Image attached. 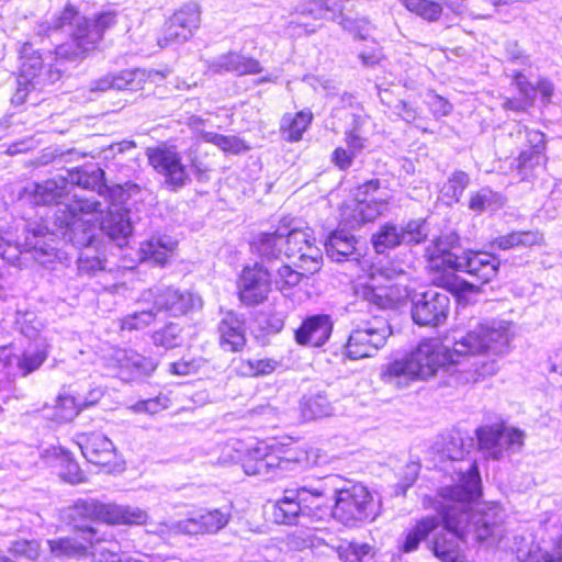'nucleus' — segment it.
Here are the masks:
<instances>
[{
    "label": "nucleus",
    "instance_id": "1",
    "mask_svg": "<svg viewBox=\"0 0 562 562\" xmlns=\"http://www.w3.org/2000/svg\"><path fill=\"white\" fill-rule=\"evenodd\" d=\"M67 179L60 177L31 184L30 193L37 205H55L53 213L56 231L48 229L43 223L25 225L24 243H19L12 233L0 232V258L14 263L22 252H33L41 265L61 260L64 252L58 248L59 238H69L78 245H87L94 234V224L83 220V215L104 212L103 205L94 198L74 194L67 199Z\"/></svg>",
    "mask_w": 562,
    "mask_h": 562
},
{
    "label": "nucleus",
    "instance_id": "2",
    "mask_svg": "<svg viewBox=\"0 0 562 562\" xmlns=\"http://www.w3.org/2000/svg\"><path fill=\"white\" fill-rule=\"evenodd\" d=\"M450 349L439 345L436 340L420 341L408 355L395 359L382 369V380L397 389H404L415 380H426L434 376L440 368L461 363L460 358L483 357L490 355L501 356L508 351L510 333L509 323L505 321H491L476 324L471 329H454Z\"/></svg>",
    "mask_w": 562,
    "mask_h": 562
},
{
    "label": "nucleus",
    "instance_id": "3",
    "mask_svg": "<svg viewBox=\"0 0 562 562\" xmlns=\"http://www.w3.org/2000/svg\"><path fill=\"white\" fill-rule=\"evenodd\" d=\"M119 12L112 9L95 12L91 16L82 15L79 10L67 4L48 25L47 37L54 45L44 57L33 44L24 43L20 49V72L12 103L23 104L27 98L25 88L47 63L77 61L94 52L104 38V34L117 24Z\"/></svg>",
    "mask_w": 562,
    "mask_h": 562
},
{
    "label": "nucleus",
    "instance_id": "4",
    "mask_svg": "<svg viewBox=\"0 0 562 562\" xmlns=\"http://www.w3.org/2000/svg\"><path fill=\"white\" fill-rule=\"evenodd\" d=\"M460 236L450 232L432 241L427 249L430 268L440 274L437 284L452 294L459 303L468 302L493 281L499 271V258L482 250H461Z\"/></svg>",
    "mask_w": 562,
    "mask_h": 562
},
{
    "label": "nucleus",
    "instance_id": "5",
    "mask_svg": "<svg viewBox=\"0 0 562 562\" xmlns=\"http://www.w3.org/2000/svg\"><path fill=\"white\" fill-rule=\"evenodd\" d=\"M482 496V482L475 463L467 473L462 474L460 482L440 487L435 496L427 497L425 507L434 509L438 516H424L405 531L404 539L398 547L400 552L416 551L420 543L434 533L439 525L457 539L464 541L470 526V506Z\"/></svg>",
    "mask_w": 562,
    "mask_h": 562
},
{
    "label": "nucleus",
    "instance_id": "6",
    "mask_svg": "<svg viewBox=\"0 0 562 562\" xmlns=\"http://www.w3.org/2000/svg\"><path fill=\"white\" fill-rule=\"evenodd\" d=\"M147 157L154 170L164 177V184L173 192L189 186L192 176L200 183H206L211 178V168L199 158L194 147L186 150L183 156L172 147H155L148 149Z\"/></svg>",
    "mask_w": 562,
    "mask_h": 562
},
{
    "label": "nucleus",
    "instance_id": "7",
    "mask_svg": "<svg viewBox=\"0 0 562 562\" xmlns=\"http://www.w3.org/2000/svg\"><path fill=\"white\" fill-rule=\"evenodd\" d=\"M302 280V273L282 263L276 271L272 267L255 263L245 266L239 274L237 289L240 302L255 306L267 300L271 283L281 291L291 290Z\"/></svg>",
    "mask_w": 562,
    "mask_h": 562
},
{
    "label": "nucleus",
    "instance_id": "8",
    "mask_svg": "<svg viewBox=\"0 0 562 562\" xmlns=\"http://www.w3.org/2000/svg\"><path fill=\"white\" fill-rule=\"evenodd\" d=\"M391 334L389 321L383 316L361 321L351 329L345 353L351 360L372 357L385 345Z\"/></svg>",
    "mask_w": 562,
    "mask_h": 562
},
{
    "label": "nucleus",
    "instance_id": "9",
    "mask_svg": "<svg viewBox=\"0 0 562 562\" xmlns=\"http://www.w3.org/2000/svg\"><path fill=\"white\" fill-rule=\"evenodd\" d=\"M373 495L363 485L353 484L335 492L333 518L345 526L373 519Z\"/></svg>",
    "mask_w": 562,
    "mask_h": 562
},
{
    "label": "nucleus",
    "instance_id": "10",
    "mask_svg": "<svg viewBox=\"0 0 562 562\" xmlns=\"http://www.w3.org/2000/svg\"><path fill=\"white\" fill-rule=\"evenodd\" d=\"M474 435L479 450L488 453L487 457L518 454L526 439L524 430L508 425L505 420L481 425L474 430Z\"/></svg>",
    "mask_w": 562,
    "mask_h": 562
},
{
    "label": "nucleus",
    "instance_id": "11",
    "mask_svg": "<svg viewBox=\"0 0 562 562\" xmlns=\"http://www.w3.org/2000/svg\"><path fill=\"white\" fill-rule=\"evenodd\" d=\"M445 292L429 289L415 293L412 299L411 316L419 327H439L446 323L450 314V296Z\"/></svg>",
    "mask_w": 562,
    "mask_h": 562
},
{
    "label": "nucleus",
    "instance_id": "12",
    "mask_svg": "<svg viewBox=\"0 0 562 562\" xmlns=\"http://www.w3.org/2000/svg\"><path fill=\"white\" fill-rule=\"evenodd\" d=\"M154 310L170 316H181L199 311L203 306L202 297L190 290L157 285L149 290Z\"/></svg>",
    "mask_w": 562,
    "mask_h": 562
},
{
    "label": "nucleus",
    "instance_id": "13",
    "mask_svg": "<svg viewBox=\"0 0 562 562\" xmlns=\"http://www.w3.org/2000/svg\"><path fill=\"white\" fill-rule=\"evenodd\" d=\"M200 24V7L196 2H187L164 25V36L158 44L166 47L172 43L188 41Z\"/></svg>",
    "mask_w": 562,
    "mask_h": 562
},
{
    "label": "nucleus",
    "instance_id": "14",
    "mask_svg": "<svg viewBox=\"0 0 562 562\" xmlns=\"http://www.w3.org/2000/svg\"><path fill=\"white\" fill-rule=\"evenodd\" d=\"M229 518V513L222 509H203L191 517L177 521L172 530L177 536L214 535L226 527Z\"/></svg>",
    "mask_w": 562,
    "mask_h": 562
},
{
    "label": "nucleus",
    "instance_id": "15",
    "mask_svg": "<svg viewBox=\"0 0 562 562\" xmlns=\"http://www.w3.org/2000/svg\"><path fill=\"white\" fill-rule=\"evenodd\" d=\"M333 328L334 323L330 315H308L294 330V339L300 346L319 348L329 340Z\"/></svg>",
    "mask_w": 562,
    "mask_h": 562
},
{
    "label": "nucleus",
    "instance_id": "16",
    "mask_svg": "<svg viewBox=\"0 0 562 562\" xmlns=\"http://www.w3.org/2000/svg\"><path fill=\"white\" fill-rule=\"evenodd\" d=\"M221 314L222 317L216 327L220 347L224 351H241L247 342L245 316L234 311H226Z\"/></svg>",
    "mask_w": 562,
    "mask_h": 562
},
{
    "label": "nucleus",
    "instance_id": "17",
    "mask_svg": "<svg viewBox=\"0 0 562 562\" xmlns=\"http://www.w3.org/2000/svg\"><path fill=\"white\" fill-rule=\"evenodd\" d=\"M207 69L214 75L233 74L238 77L262 71V67L257 59L235 50H229L207 60Z\"/></svg>",
    "mask_w": 562,
    "mask_h": 562
},
{
    "label": "nucleus",
    "instance_id": "18",
    "mask_svg": "<svg viewBox=\"0 0 562 562\" xmlns=\"http://www.w3.org/2000/svg\"><path fill=\"white\" fill-rule=\"evenodd\" d=\"M119 376L125 382L143 381L158 367V361L133 349L123 350L117 357Z\"/></svg>",
    "mask_w": 562,
    "mask_h": 562
},
{
    "label": "nucleus",
    "instance_id": "19",
    "mask_svg": "<svg viewBox=\"0 0 562 562\" xmlns=\"http://www.w3.org/2000/svg\"><path fill=\"white\" fill-rule=\"evenodd\" d=\"M527 148L522 149L517 158V170L522 180L529 178L536 167L546 160V135L537 130H525Z\"/></svg>",
    "mask_w": 562,
    "mask_h": 562
},
{
    "label": "nucleus",
    "instance_id": "20",
    "mask_svg": "<svg viewBox=\"0 0 562 562\" xmlns=\"http://www.w3.org/2000/svg\"><path fill=\"white\" fill-rule=\"evenodd\" d=\"M285 314L276 310L273 305H267L254 313L250 333L255 340L266 346L271 337L282 331L284 327Z\"/></svg>",
    "mask_w": 562,
    "mask_h": 562
},
{
    "label": "nucleus",
    "instance_id": "21",
    "mask_svg": "<svg viewBox=\"0 0 562 562\" xmlns=\"http://www.w3.org/2000/svg\"><path fill=\"white\" fill-rule=\"evenodd\" d=\"M326 255L333 261H359L362 251L358 247V239L346 229L331 231L324 243Z\"/></svg>",
    "mask_w": 562,
    "mask_h": 562
},
{
    "label": "nucleus",
    "instance_id": "22",
    "mask_svg": "<svg viewBox=\"0 0 562 562\" xmlns=\"http://www.w3.org/2000/svg\"><path fill=\"white\" fill-rule=\"evenodd\" d=\"M301 488H286L271 506V520L277 525L295 526L303 516Z\"/></svg>",
    "mask_w": 562,
    "mask_h": 562
},
{
    "label": "nucleus",
    "instance_id": "23",
    "mask_svg": "<svg viewBox=\"0 0 562 562\" xmlns=\"http://www.w3.org/2000/svg\"><path fill=\"white\" fill-rule=\"evenodd\" d=\"M74 530L79 533H87L90 536L85 542L79 541L75 537H61L58 539L49 540L48 546L50 552L56 557H83L94 546L93 538L97 535V529L91 526L75 525Z\"/></svg>",
    "mask_w": 562,
    "mask_h": 562
},
{
    "label": "nucleus",
    "instance_id": "24",
    "mask_svg": "<svg viewBox=\"0 0 562 562\" xmlns=\"http://www.w3.org/2000/svg\"><path fill=\"white\" fill-rule=\"evenodd\" d=\"M281 222L273 232L260 233L254 241V248L263 266L272 267L274 261L284 257V231Z\"/></svg>",
    "mask_w": 562,
    "mask_h": 562
},
{
    "label": "nucleus",
    "instance_id": "25",
    "mask_svg": "<svg viewBox=\"0 0 562 562\" xmlns=\"http://www.w3.org/2000/svg\"><path fill=\"white\" fill-rule=\"evenodd\" d=\"M100 229L120 246L132 234L133 226L127 207H106V213L100 218Z\"/></svg>",
    "mask_w": 562,
    "mask_h": 562
},
{
    "label": "nucleus",
    "instance_id": "26",
    "mask_svg": "<svg viewBox=\"0 0 562 562\" xmlns=\"http://www.w3.org/2000/svg\"><path fill=\"white\" fill-rule=\"evenodd\" d=\"M303 516L321 521L333 517V504L325 488L300 486Z\"/></svg>",
    "mask_w": 562,
    "mask_h": 562
},
{
    "label": "nucleus",
    "instance_id": "27",
    "mask_svg": "<svg viewBox=\"0 0 562 562\" xmlns=\"http://www.w3.org/2000/svg\"><path fill=\"white\" fill-rule=\"evenodd\" d=\"M67 182L81 189L89 190L102 195L106 191V180L104 170L97 164H88L70 170H67Z\"/></svg>",
    "mask_w": 562,
    "mask_h": 562
},
{
    "label": "nucleus",
    "instance_id": "28",
    "mask_svg": "<svg viewBox=\"0 0 562 562\" xmlns=\"http://www.w3.org/2000/svg\"><path fill=\"white\" fill-rule=\"evenodd\" d=\"M50 345L46 338L29 341L16 360V368L22 376L38 370L49 356Z\"/></svg>",
    "mask_w": 562,
    "mask_h": 562
},
{
    "label": "nucleus",
    "instance_id": "29",
    "mask_svg": "<svg viewBox=\"0 0 562 562\" xmlns=\"http://www.w3.org/2000/svg\"><path fill=\"white\" fill-rule=\"evenodd\" d=\"M347 0H303L296 8L301 18L313 20H330L344 16L342 11Z\"/></svg>",
    "mask_w": 562,
    "mask_h": 562
},
{
    "label": "nucleus",
    "instance_id": "30",
    "mask_svg": "<svg viewBox=\"0 0 562 562\" xmlns=\"http://www.w3.org/2000/svg\"><path fill=\"white\" fill-rule=\"evenodd\" d=\"M186 325L182 322L170 321L151 333L150 339L155 347L164 350L180 348L186 344Z\"/></svg>",
    "mask_w": 562,
    "mask_h": 562
},
{
    "label": "nucleus",
    "instance_id": "31",
    "mask_svg": "<svg viewBox=\"0 0 562 562\" xmlns=\"http://www.w3.org/2000/svg\"><path fill=\"white\" fill-rule=\"evenodd\" d=\"M176 246V241L167 235L151 236L140 244V254L144 260H151L164 266Z\"/></svg>",
    "mask_w": 562,
    "mask_h": 562
},
{
    "label": "nucleus",
    "instance_id": "32",
    "mask_svg": "<svg viewBox=\"0 0 562 562\" xmlns=\"http://www.w3.org/2000/svg\"><path fill=\"white\" fill-rule=\"evenodd\" d=\"M543 235L539 231H514L509 234L498 236L491 241V247L499 250L514 248H527L540 245Z\"/></svg>",
    "mask_w": 562,
    "mask_h": 562
},
{
    "label": "nucleus",
    "instance_id": "33",
    "mask_svg": "<svg viewBox=\"0 0 562 562\" xmlns=\"http://www.w3.org/2000/svg\"><path fill=\"white\" fill-rule=\"evenodd\" d=\"M507 199L501 192L492 190L490 187H483L476 192H472L468 207L476 214L483 212H496L505 206Z\"/></svg>",
    "mask_w": 562,
    "mask_h": 562
},
{
    "label": "nucleus",
    "instance_id": "34",
    "mask_svg": "<svg viewBox=\"0 0 562 562\" xmlns=\"http://www.w3.org/2000/svg\"><path fill=\"white\" fill-rule=\"evenodd\" d=\"M281 225L284 227V257L291 258L299 256L308 240L312 232L308 227L301 228L294 226L293 218H282Z\"/></svg>",
    "mask_w": 562,
    "mask_h": 562
},
{
    "label": "nucleus",
    "instance_id": "35",
    "mask_svg": "<svg viewBox=\"0 0 562 562\" xmlns=\"http://www.w3.org/2000/svg\"><path fill=\"white\" fill-rule=\"evenodd\" d=\"M371 245L378 255H386L403 245L400 227L394 222H385L371 235Z\"/></svg>",
    "mask_w": 562,
    "mask_h": 562
},
{
    "label": "nucleus",
    "instance_id": "36",
    "mask_svg": "<svg viewBox=\"0 0 562 562\" xmlns=\"http://www.w3.org/2000/svg\"><path fill=\"white\" fill-rule=\"evenodd\" d=\"M358 300L364 301L369 306L378 310H389L395 307V300L390 296L389 289L374 286L369 283H357L353 288Z\"/></svg>",
    "mask_w": 562,
    "mask_h": 562
},
{
    "label": "nucleus",
    "instance_id": "37",
    "mask_svg": "<svg viewBox=\"0 0 562 562\" xmlns=\"http://www.w3.org/2000/svg\"><path fill=\"white\" fill-rule=\"evenodd\" d=\"M356 206L353 209V216L360 223H368L374 221L376 217L387 211L389 194H380L371 199H355Z\"/></svg>",
    "mask_w": 562,
    "mask_h": 562
},
{
    "label": "nucleus",
    "instance_id": "38",
    "mask_svg": "<svg viewBox=\"0 0 562 562\" xmlns=\"http://www.w3.org/2000/svg\"><path fill=\"white\" fill-rule=\"evenodd\" d=\"M429 549L440 562H465L459 544L452 537L443 533L434 537Z\"/></svg>",
    "mask_w": 562,
    "mask_h": 562
},
{
    "label": "nucleus",
    "instance_id": "39",
    "mask_svg": "<svg viewBox=\"0 0 562 562\" xmlns=\"http://www.w3.org/2000/svg\"><path fill=\"white\" fill-rule=\"evenodd\" d=\"M97 228L98 227L94 224L93 238L87 245H78L69 238H64L65 240H68L69 243H71L75 247L83 248L79 252L78 258H77V266H78V271L80 274L93 276L98 271L104 270L103 261L99 258V256L91 254L92 252L91 248H92V246L95 241V237H97Z\"/></svg>",
    "mask_w": 562,
    "mask_h": 562
},
{
    "label": "nucleus",
    "instance_id": "40",
    "mask_svg": "<svg viewBox=\"0 0 562 562\" xmlns=\"http://www.w3.org/2000/svg\"><path fill=\"white\" fill-rule=\"evenodd\" d=\"M403 245L416 246L425 243L429 235L426 218H412L398 225Z\"/></svg>",
    "mask_w": 562,
    "mask_h": 562
},
{
    "label": "nucleus",
    "instance_id": "41",
    "mask_svg": "<svg viewBox=\"0 0 562 562\" xmlns=\"http://www.w3.org/2000/svg\"><path fill=\"white\" fill-rule=\"evenodd\" d=\"M106 189L108 190L103 191L101 195L106 202H109L106 207H125L124 204H126L132 196L137 195L140 192V186L132 181L113 186H109L106 183Z\"/></svg>",
    "mask_w": 562,
    "mask_h": 562
},
{
    "label": "nucleus",
    "instance_id": "42",
    "mask_svg": "<svg viewBox=\"0 0 562 562\" xmlns=\"http://www.w3.org/2000/svg\"><path fill=\"white\" fill-rule=\"evenodd\" d=\"M302 416L306 420H312L328 416L331 412L330 403L323 393L305 395L300 403Z\"/></svg>",
    "mask_w": 562,
    "mask_h": 562
},
{
    "label": "nucleus",
    "instance_id": "43",
    "mask_svg": "<svg viewBox=\"0 0 562 562\" xmlns=\"http://www.w3.org/2000/svg\"><path fill=\"white\" fill-rule=\"evenodd\" d=\"M277 362L271 359H238L234 361V371L240 376L268 375L276 370Z\"/></svg>",
    "mask_w": 562,
    "mask_h": 562
},
{
    "label": "nucleus",
    "instance_id": "44",
    "mask_svg": "<svg viewBox=\"0 0 562 562\" xmlns=\"http://www.w3.org/2000/svg\"><path fill=\"white\" fill-rule=\"evenodd\" d=\"M61 77L63 70L54 66L52 61L47 63L42 71L35 75V79L25 87L27 88V95L34 91H52Z\"/></svg>",
    "mask_w": 562,
    "mask_h": 562
},
{
    "label": "nucleus",
    "instance_id": "45",
    "mask_svg": "<svg viewBox=\"0 0 562 562\" xmlns=\"http://www.w3.org/2000/svg\"><path fill=\"white\" fill-rule=\"evenodd\" d=\"M323 260L322 250L315 245V238L310 236L301 254L297 256V267L305 273H315L321 269V262Z\"/></svg>",
    "mask_w": 562,
    "mask_h": 562
},
{
    "label": "nucleus",
    "instance_id": "46",
    "mask_svg": "<svg viewBox=\"0 0 562 562\" xmlns=\"http://www.w3.org/2000/svg\"><path fill=\"white\" fill-rule=\"evenodd\" d=\"M201 138L216 145L225 153L237 155L249 149V146L239 137L235 135H222L214 132H202Z\"/></svg>",
    "mask_w": 562,
    "mask_h": 562
},
{
    "label": "nucleus",
    "instance_id": "47",
    "mask_svg": "<svg viewBox=\"0 0 562 562\" xmlns=\"http://www.w3.org/2000/svg\"><path fill=\"white\" fill-rule=\"evenodd\" d=\"M464 443L460 436L451 434L440 435L430 446V453L435 457H460L463 456Z\"/></svg>",
    "mask_w": 562,
    "mask_h": 562
},
{
    "label": "nucleus",
    "instance_id": "48",
    "mask_svg": "<svg viewBox=\"0 0 562 562\" xmlns=\"http://www.w3.org/2000/svg\"><path fill=\"white\" fill-rule=\"evenodd\" d=\"M401 4L428 22H437L442 15V7L432 0H400Z\"/></svg>",
    "mask_w": 562,
    "mask_h": 562
},
{
    "label": "nucleus",
    "instance_id": "49",
    "mask_svg": "<svg viewBox=\"0 0 562 562\" xmlns=\"http://www.w3.org/2000/svg\"><path fill=\"white\" fill-rule=\"evenodd\" d=\"M82 412L79 396L76 394H59L56 398L55 418L60 423L71 422Z\"/></svg>",
    "mask_w": 562,
    "mask_h": 562
},
{
    "label": "nucleus",
    "instance_id": "50",
    "mask_svg": "<svg viewBox=\"0 0 562 562\" xmlns=\"http://www.w3.org/2000/svg\"><path fill=\"white\" fill-rule=\"evenodd\" d=\"M372 551L369 543L356 541H342L336 548V552L342 562H363V559Z\"/></svg>",
    "mask_w": 562,
    "mask_h": 562
},
{
    "label": "nucleus",
    "instance_id": "51",
    "mask_svg": "<svg viewBox=\"0 0 562 562\" xmlns=\"http://www.w3.org/2000/svg\"><path fill=\"white\" fill-rule=\"evenodd\" d=\"M98 502L99 499H78L70 507V520L77 525L79 521L98 522Z\"/></svg>",
    "mask_w": 562,
    "mask_h": 562
},
{
    "label": "nucleus",
    "instance_id": "52",
    "mask_svg": "<svg viewBox=\"0 0 562 562\" xmlns=\"http://www.w3.org/2000/svg\"><path fill=\"white\" fill-rule=\"evenodd\" d=\"M15 324L19 327L21 334L25 336L29 341L35 340V338H44L40 335L41 322L32 311H16Z\"/></svg>",
    "mask_w": 562,
    "mask_h": 562
},
{
    "label": "nucleus",
    "instance_id": "53",
    "mask_svg": "<svg viewBox=\"0 0 562 562\" xmlns=\"http://www.w3.org/2000/svg\"><path fill=\"white\" fill-rule=\"evenodd\" d=\"M156 314L154 307L127 314L121 319V328L130 331L144 329L155 321Z\"/></svg>",
    "mask_w": 562,
    "mask_h": 562
},
{
    "label": "nucleus",
    "instance_id": "54",
    "mask_svg": "<svg viewBox=\"0 0 562 562\" xmlns=\"http://www.w3.org/2000/svg\"><path fill=\"white\" fill-rule=\"evenodd\" d=\"M312 120L313 113L310 110L297 112L284 131V133H286V139L290 142H299L311 125Z\"/></svg>",
    "mask_w": 562,
    "mask_h": 562
},
{
    "label": "nucleus",
    "instance_id": "55",
    "mask_svg": "<svg viewBox=\"0 0 562 562\" xmlns=\"http://www.w3.org/2000/svg\"><path fill=\"white\" fill-rule=\"evenodd\" d=\"M148 520L149 516L145 509L119 504L117 526H145Z\"/></svg>",
    "mask_w": 562,
    "mask_h": 562
},
{
    "label": "nucleus",
    "instance_id": "56",
    "mask_svg": "<svg viewBox=\"0 0 562 562\" xmlns=\"http://www.w3.org/2000/svg\"><path fill=\"white\" fill-rule=\"evenodd\" d=\"M340 26L360 40H367L370 34L375 30L374 24L368 18H349L341 16L339 21Z\"/></svg>",
    "mask_w": 562,
    "mask_h": 562
},
{
    "label": "nucleus",
    "instance_id": "57",
    "mask_svg": "<svg viewBox=\"0 0 562 562\" xmlns=\"http://www.w3.org/2000/svg\"><path fill=\"white\" fill-rule=\"evenodd\" d=\"M469 184V175L462 170H457L448 178V182L443 187V193L446 196L459 202Z\"/></svg>",
    "mask_w": 562,
    "mask_h": 562
},
{
    "label": "nucleus",
    "instance_id": "58",
    "mask_svg": "<svg viewBox=\"0 0 562 562\" xmlns=\"http://www.w3.org/2000/svg\"><path fill=\"white\" fill-rule=\"evenodd\" d=\"M143 74L138 69L122 70L112 75L114 90L134 91L140 88Z\"/></svg>",
    "mask_w": 562,
    "mask_h": 562
},
{
    "label": "nucleus",
    "instance_id": "59",
    "mask_svg": "<svg viewBox=\"0 0 562 562\" xmlns=\"http://www.w3.org/2000/svg\"><path fill=\"white\" fill-rule=\"evenodd\" d=\"M505 56L512 64L519 66H531L530 56L518 45L516 41H507L504 46Z\"/></svg>",
    "mask_w": 562,
    "mask_h": 562
},
{
    "label": "nucleus",
    "instance_id": "60",
    "mask_svg": "<svg viewBox=\"0 0 562 562\" xmlns=\"http://www.w3.org/2000/svg\"><path fill=\"white\" fill-rule=\"evenodd\" d=\"M59 475L64 481L71 484L82 483L87 480L85 471L80 469L76 459H65Z\"/></svg>",
    "mask_w": 562,
    "mask_h": 562
},
{
    "label": "nucleus",
    "instance_id": "61",
    "mask_svg": "<svg viewBox=\"0 0 562 562\" xmlns=\"http://www.w3.org/2000/svg\"><path fill=\"white\" fill-rule=\"evenodd\" d=\"M472 371L467 372L470 376H467V382H476L480 378L492 375L498 370V366L495 360H477L471 364Z\"/></svg>",
    "mask_w": 562,
    "mask_h": 562
},
{
    "label": "nucleus",
    "instance_id": "62",
    "mask_svg": "<svg viewBox=\"0 0 562 562\" xmlns=\"http://www.w3.org/2000/svg\"><path fill=\"white\" fill-rule=\"evenodd\" d=\"M381 180L372 178L357 186L353 193L355 199H371L372 196H379L380 194H387L386 192L381 191Z\"/></svg>",
    "mask_w": 562,
    "mask_h": 562
},
{
    "label": "nucleus",
    "instance_id": "63",
    "mask_svg": "<svg viewBox=\"0 0 562 562\" xmlns=\"http://www.w3.org/2000/svg\"><path fill=\"white\" fill-rule=\"evenodd\" d=\"M98 522L117 526L119 504L98 502Z\"/></svg>",
    "mask_w": 562,
    "mask_h": 562
},
{
    "label": "nucleus",
    "instance_id": "64",
    "mask_svg": "<svg viewBox=\"0 0 562 562\" xmlns=\"http://www.w3.org/2000/svg\"><path fill=\"white\" fill-rule=\"evenodd\" d=\"M512 82L517 87L522 98L533 100L536 88L520 70H512Z\"/></svg>",
    "mask_w": 562,
    "mask_h": 562
}]
</instances>
